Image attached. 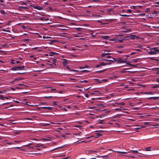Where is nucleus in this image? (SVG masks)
<instances>
[{
  "label": "nucleus",
  "mask_w": 159,
  "mask_h": 159,
  "mask_svg": "<svg viewBox=\"0 0 159 159\" xmlns=\"http://www.w3.org/2000/svg\"><path fill=\"white\" fill-rule=\"evenodd\" d=\"M102 121H103V120H100L98 121V123L100 124H103V123L102 122Z\"/></svg>",
  "instance_id": "2f4dec72"
},
{
  "label": "nucleus",
  "mask_w": 159,
  "mask_h": 159,
  "mask_svg": "<svg viewBox=\"0 0 159 159\" xmlns=\"http://www.w3.org/2000/svg\"><path fill=\"white\" fill-rule=\"evenodd\" d=\"M39 19L40 20H42V21H46L47 20H48L47 19H46L44 17H42L41 18H40Z\"/></svg>",
  "instance_id": "4468645a"
},
{
  "label": "nucleus",
  "mask_w": 159,
  "mask_h": 159,
  "mask_svg": "<svg viewBox=\"0 0 159 159\" xmlns=\"http://www.w3.org/2000/svg\"><path fill=\"white\" fill-rule=\"evenodd\" d=\"M100 66H101L100 64H99L97 65L95 67L98 68L100 67Z\"/></svg>",
  "instance_id": "a18cd8bd"
},
{
  "label": "nucleus",
  "mask_w": 159,
  "mask_h": 159,
  "mask_svg": "<svg viewBox=\"0 0 159 159\" xmlns=\"http://www.w3.org/2000/svg\"><path fill=\"white\" fill-rule=\"evenodd\" d=\"M33 144L32 143H29L27 145H26V146L27 147H28L30 148V147H29V146L30 145H32V144Z\"/></svg>",
  "instance_id": "c03bdc74"
},
{
  "label": "nucleus",
  "mask_w": 159,
  "mask_h": 159,
  "mask_svg": "<svg viewBox=\"0 0 159 159\" xmlns=\"http://www.w3.org/2000/svg\"><path fill=\"white\" fill-rule=\"evenodd\" d=\"M89 151L91 153H94V152H96V151H93V150Z\"/></svg>",
  "instance_id": "6e6d98bb"
},
{
  "label": "nucleus",
  "mask_w": 159,
  "mask_h": 159,
  "mask_svg": "<svg viewBox=\"0 0 159 159\" xmlns=\"http://www.w3.org/2000/svg\"><path fill=\"white\" fill-rule=\"evenodd\" d=\"M131 30L130 29H127V31H125L124 32H131Z\"/></svg>",
  "instance_id": "a878e982"
},
{
  "label": "nucleus",
  "mask_w": 159,
  "mask_h": 159,
  "mask_svg": "<svg viewBox=\"0 0 159 159\" xmlns=\"http://www.w3.org/2000/svg\"><path fill=\"white\" fill-rule=\"evenodd\" d=\"M57 102L56 101L53 102V104L54 105H57Z\"/></svg>",
  "instance_id": "13d9d810"
},
{
  "label": "nucleus",
  "mask_w": 159,
  "mask_h": 159,
  "mask_svg": "<svg viewBox=\"0 0 159 159\" xmlns=\"http://www.w3.org/2000/svg\"><path fill=\"white\" fill-rule=\"evenodd\" d=\"M106 65H109L111 64V62H109V61H108V62H107V63H105Z\"/></svg>",
  "instance_id": "37998d69"
},
{
  "label": "nucleus",
  "mask_w": 159,
  "mask_h": 159,
  "mask_svg": "<svg viewBox=\"0 0 159 159\" xmlns=\"http://www.w3.org/2000/svg\"><path fill=\"white\" fill-rule=\"evenodd\" d=\"M34 8L39 10H40L41 9V7L39 6H34Z\"/></svg>",
  "instance_id": "9d476101"
},
{
  "label": "nucleus",
  "mask_w": 159,
  "mask_h": 159,
  "mask_svg": "<svg viewBox=\"0 0 159 159\" xmlns=\"http://www.w3.org/2000/svg\"><path fill=\"white\" fill-rule=\"evenodd\" d=\"M25 66H16L10 69V70H25Z\"/></svg>",
  "instance_id": "f257e3e1"
},
{
  "label": "nucleus",
  "mask_w": 159,
  "mask_h": 159,
  "mask_svg": "<svg viewBox=\"0 0 159 159\" xmlns=\"http://www.w3.org/2000/svg\"><path fill=\"white\" fill-rule=\"evenodd\" d=\"M143 124H144V125H145V126L146 125H149V123L148 122H145L143 123Z\"/></svg>",
  "instance_id": "f704fd0d"
},
{
  "label": "nucleus",
  "mask_w": 159,
  "mask_h": 159,
  "mask_svg": "<svg viewBox=\"0 0 159 159\" xmlns=\"http://www.w3.org/2000/svg\"><path fill=\"white\" fill-rule=\"evenodd\" d=\"M109 37V36H104L102 38L105 39H107Z\"/></svg>",
  "instance_id": "b1692460"
},
{
  "label": "nucleus",
  "mask_w": 159,
  "mask_h": 159,
  "mask_svg": "<svg viewBox=\"0 0 159 159\" xmlns=\"http://www.w3.org/2000/svg\"><path fill=\"white\" fill-rule=\"evenodd\" d=\"M124 40V39H119L118 40V41L120 42V43H122L123 42V41Z\"/></svg>",
  "instance_id": "4c0bfd02"
},
{
  "label": "nucleus",
  "mask_w": 159,
  "mask_h": 159,
  "mask_svg": "<svg viewBox=\"0 0 159 159\" xmlns=\"http://www.w3.org/2000/svg\"><path fill=\"white\" fill-rule=\"evenodd\" d=\"M14 61H15L13 59H11V63L12 64H15V62H14Z\"/></svg>",
  "instance_id": "c85d7f7f"
},
{
  "label": "nucleus",
  "mask_w": 159,
  "mask_h": 159,
  "mask_svg": "<svg viewBox=\"0 0 159 159\" xmlns=\"http://www.w3.org/2000/svg\"><path fill=\"white\" fill-rule=\"evenodd\" d=\"M150 11V9L149 8H147L146 9V10H145V11L146 12H148L149 11Z\"/></svg>",
  "instance_id": "72a5a7b5"
},
{
  "label": "nucleus",
  "mask_w": 159,
  "mask_h": 159,
  "mask_svg": "<svg viewBox=\"0 0 159 159\" xmlns=\"http://www.w3.org/2000/svg\"><path fill=\"white\" fill-rule=\"evenodd\" d=\"M57 53L54 52H51L49 53V56H53V55L57 54Z\"/></svg>",
  "instance_id": "423d86ee"
},
{
  "label": "nucleus",
  "mask_w": 159,
  "mask_h": 159,
  "mask_svg": "<svg viewBox=\"0 0 159 159\" xmlns=\"http://www.w3.org/2000/svg\"><path fill=\"white\" fill-rule=\"evenodd\" d=\"M112 59L115 62H117V60H118V58H112Z\"/></svg>",
  "instance_id": "4be33fe9"
},
{
  "label": "nucleus",
  "mask_w": 159,
  "mask_h": 159,
  "mask_svg": "<svg viewBox=\"0 0 159 159\" xmlns=\"http://www.w3.org/2000/svg\"><path fill=\"white\" fill-rule=\"evenodd\" d=\"M110 54H111L110 53H106V52H105L104 53H102V54L101 56H102V57H105V56H106V55H110Z\"/></svg>",
  "instance_id": "39448f33"
},
{
  "label": "nucleus",
  "mask_w": 159,
  "mask_h": 159,
  "mask_svg": "<svg viewBox=\"0 0 159 159\" xmlns=\"http://www.w3.org/2000/svg\"><path fill=\"white\" fill-rule=\"evenodd\" d=\"M67 63L68 62L66 60H65V61H64V62H63V64L65 66L67 65Z\"/></svg>",
  "instance_id": "5701e85b"
},
{
  "label": "nucleus",
  "mask_w": 159,
  "mask_h": 159,
  "mask_svg": "<svg viewBox=\"0 0 159 159\" xmlns=\"http://www.w3.org/2000/svg\"><path fill=\"white\" fill-rule=\"evenodd\" d=\"M67 69L68 70H69L70 71H74V72H78V70H73V69H70V68L68 67H67Z\"/></svg>",
  "instance_id": "ddd939ff"
},
{
  "label": "nucleus",
  "mask_w": 159,
  "mask_h": 159,
  "mask_svg": "<svg viewBox=\"0 0 159 159\" xmlns=\"http://www.w3.org/2000/svg\"><path fill=\"white\" fill-rule=\"evenodd\" d=\"M10 103V102H6L5 103H3L2 105H7V104H8Z\"/></svg>",
  "instance_id": "3c124183"
},
{
  "label": "nucleus",
  "mask_w": 159,
  "mask_h": 159,
  "mask_svg": "<svg viewBox=\"0 0 159 159\" xmlns=\"http://www.w3.org/2000/svg\"><path fill=\"white\" fill-rule=\"evenodd\" d=\"M131 55L130 54H129V55H126V58H128V57H130V56Z\"/></svg>",
  "instance_id": "5fc2aeb1"
},
{
  "label": "nucleus",
  "mask_w": 159,
  "mask_h": 159,
  "mask_svg": "<svg viewBox=\"0 0 159 159\" xmlns=\"http://www.w3.org/2000/svg\"><path fill=\"white\" fill-rule=\"evenodd\" d=\"M118 152L120 153H121L122 154H126L127 153V152H121V151H118Z\"/></svg>",
  "instance_id": "7c9ffc66"
},
{
  "label": "nucleus",
  "mask_w": 159,
  "mask_h": 159,
  "mask_svg": "<svg viewBox=\"0 0 159 159\" xmlns=\"http://www.w3.org/2000/svg\"><path fill=\"white\" fill-rule=\"evenodd\" d=\"M79 82L80 83H87L88 82V81L87 80H80L79 81Z\"/></svg>",
  "instance_id": "f8f14e48"
},
{
  "label": "nucleus",
  "mask_w": 159,
  "mask_h": 159,
  "mask_svg": "<svg viewBox=\"0 0 159 159\" xmlns=\"http://www.w3.org/2000/svg\"><path fill=\"white\" fill-rule=\"evenodd\" d=\"M139 16H144L145 15V13L140 14H139Z\"/></svg>",
  "instance_id": "de8ad7c7"
},
{
  "label": "nucleus",
  "mask_w": 159,
  "mask_h": 159,
  "mask_svg": "<svg viewBox=\"0 0 159 159\" xmlns=\"http://www.w3.org/2000/svg\"><path fill=\"white\" fill-rule=\"evenodd\" d=\"M152 88H159V84H155L152 87Z\"/></svg>",
  "instance_id": "0eeeda50"
},
{
  "label": "nucleus",
  "mask_w": 159,
  "mask_h": 159,
  "mask_svg": "<svg viewBox=\"0 0 159 159\" xmlns=\"http://www.w3.org/2000/svg\"><path fill=\"white\" fill-rule=\"evenodd\" d=\"M139 58H137V59H134V62H138V60H139Z\"/></svg>",
  "instance_id": "e433bc0d"
},
{
  "label": "nucleus",
  "mask_w": 159,
  "mask_h": 159,
  "mask_svg": "<svg viewBox=\"0 0 159 159\" xmlns=\"http://www.w3.org/2000/svg\"><path fill=\"white\" fill-rule=\"evenodd\" d=\"M120 15L121 16H129V15H126V14H123V15H121V14H120Z\"/></svg>",
  "instance_id": "bb28decb"
},
{
  "label": "nucleus",
  "mask_w": 159,
  "mask_h": 159,
  "mask_svg": "<svg viewBox=\"0 0 159 159\" xmlns=\"http://www.w3.org/2000/svg\"><path fill=\"white\" fill-rule=\"evenodd\" d=\"M138 47L140 48H142L143 46L142 45H140L138 46Z\"/></svg>",
  "instance_id": "603ef678"
},
{
  "label": "nucleus",
  "mask_w": 159,
  "mask_h": 159,
  "mask_svg": "<svg viewBox=\"0 0 159 159\" xmlns=\"http://www.w3.org/2000/svg\"><path fill=\"white\" fill-rule=\"evenodd\" d=\"M132 10L129 9H128L127 10V12L128 13H130L131 12Z\"/></svg>",
  "instance_id": "c9c22d12"
},
{
  "label": "nucleus",
  "mask_w": 159,
  "mask_h": 159,
  "mask_svg": "<svg viewBox=\"0 0 159 159\" xmlns=\"http://www.w3.org/2000/svg\"><path fill=\"white\" fill-rule=\"evenodd\" d=\"M53 107H47L46 109H48L49 110H52Z\"/></svg>",
  "instance_id": "393cba45"
},
{
  "label": "nucleus",
  "mask_w": 159,
  "mask_h": 159,
  "mask_svg": "<svg viewBox=\"0 0 159 159\" xmlns=\"http://www.w3.org/2000/svg\"><path fill=\"white\" fill-rule=\"evenodd\" d=\"M11 23V21L10 20H9L8 21V23L7 24L8 25H10V23Z\"/></svg>",
  "instance_id": "8fccbe9b"
},
{
  "label": "nucleus",
  "mask_w": 159,
  "mask_h": 159,
  "mask_svg": "<svg viewBox=\"0 0 159 159\" xmlns=\"http://www.w3.org/2000/svg\"><path fill=\"white\" fill-rule=\"evenodd\" d=\"M126 63L127 64L129 65L130 66V64H130V63L129 61L127 62V61H126Z\"/></svg>",
  "instance_id": "680f3d73"
},
{
  "label": "nucleus",
  "mask_w": 159,
  "mask_h": 159,
  "mask_svg": "<svg viewBox=\"0 0 159 159\" xmlns=\"http://www.w3.org/2000/svg\"><path fill=\"white\" fill-rule=\"evenodd\" d=\"M126 37L128 38V39H135V38H137V39H139V36H136L133 35L127 36Z\"/></svg>",
  "instance_id": "20e7f679"
},
{
  "label": "nucleus",
  "mask_w": 159,
  "mask_h": 159,
  "mask_svg": "<svg viewBox=\"0 0 159 159\" xmlns=\"http://www.w3.org/2000/svg\"><path fill=\"white\" fill-rule=\"evenodd\" d=\"M145 94H150L153 95L154 93L152 92H146L144 93Z\"/></svg>",
  "instance_id": "2eb2a0df"
},
{
  "label": "nucleus",
  "mask_w": 159,
  "mask_h": 159,
  "mask_svg": "<svg viewBox=\"0 0 159 159\" xmlns=\"http://www.w3.org/2000/svg\"><path fill=\"white\" fill-rule=\"evenodd\" d=\"M108 61H109V62H111V63L112 62L113 63L114 62V61L113 60H108Z\"/></svg>",
  "instance_id": "79ce46f5"
},
{
  "label": "nucleus",
  "mask_w": 159,
  "mask_h": 159,
  "mask_svg": "<svg viewBox=\"0 0 159 159\" xmlns=\"http://www.w3.org/2000/svg\"><path fill=\"white\" fill-rule=\"evenodd\" d=\"M157 53H159V50L156 48H152V50L148 52V53L150 55L155 54Z\"/></svg>",
  "instance_id": "f03ea898"
},
{
  "label": "nucleus",
  "mask_w": 159,
  "mask_h": 159,
  "mask_svg": "<svg viewBox=\"0 0 159 159\" xmlns=\"http://www.w3.org/2000/svg\"><path fill=\"white\" fill-rule=\"evenodd\" d=\"M95 16L97 17H101V16L100 15H96Z\"/></svg>",
  "instance_id": "052dcab7"
},
{
  "label": "nucleus",
  "mask_w": 159,
  "mask_h": 159,
  "mask_svg": "<svg viewBox=\"0 0 159 159\" xmlns=\"http://www.w3.org/2000/svg\"><path fill=\"white\" fill-rule=\"evenodd\" d=\"M101 81H103L105 82H107L108 81H107V79H102Z\"/></svg>",
  "instance_id": "58836bf2"
},
{
  "label": "nucleus",
  "mask_w": 159,
  "mask_h": 159,
  "mask_svg": "<svg viewBox=\"0 0 159 159\" xmlns=\"http://www.w3.org/2000/svg\"><path fill=\"white\" fill-rule=\"evenodd\" d=\"M141 126L140 128H144L145 127V126L144 125V124H143L142 125H141L140 126Z\"/></svg>",
  "instance_id": "a19ab883"
},
{
  "label": "nucleus",
  "mask_w": 159,
  "mask_h": 159,
  "mask_svg": "<svg viewBox=\"0 0 159 159\" xmlns=\"http://www.w3.org/2000/svg\"><path fill=\"white\" fill-rule=\"evenodd\" d=\"M113 11V9L111 8H109L107 9V11L109 12H111V11Z\"/></svg>",
  "instance_id": "412c9836"
},
{
  "label": "nucleus",
  "mask_w": 159,
  "mask_h": 159,
  "mask_svg": "<svg viewBox=\"0 0 159 159\" xmlns=\"http://www.w3.org/2000/svg\"><path fill=\"white\" fill-rule=\"evenodd\" d=\"M85 97H86L87 98H88V97H89L88 94L87 93L86 94H85Z\"/></svg>",
  "instance_id": "338daca9"
},
{
  "label": "nucleus",
  "mask_w": 159,
  "mask_h": 159,
  "mask_svg": "<svg viewBox=\"0 0 159 159\" xmlns=\"http://www.w3.org/2000/svg\"><path fill=\"white\" fill-rule=\"evenodd\" d=\"M152 148L151 147H149L146 148H145V150L146 151H151V150Z\"/></svg>",
  "instance_id": "9b49d317"
},
{
  "label": "nucleus",
  "mask_w": 159,
  "mask_h": 159,
  "mask_svg": "<svg viewBox=\"0 0 159 159\" xmlns=\"http://www.w3.org/2000/svg\"><path fill=\"white\" fill-rule=\"evenodd\" d=\"M127 58H124V57H121L118 58L117 63H126Z\"/></svg>",
  "instance_id": "7ed1b4c3"
},
{
  "label": "nucleus",
  "mask_w": 159,
  "mask_h": 159,
  "mask_svg": "<svg viewBox=\"0 0 159 159\" xmlns=\"http://www.w3.org/2000/svg\"><path fill=\"white\" fill-rule=\"evenodd\" d=\"M82 72H89V70H82Z\"/></svg>",
  "instance_id": "49530a36"
},
{
  "label": "nucleus",
  "mask_w": 159,
  "mask_h": 159,
  "mask_svg": "<svg viewBox=\"0 0 159 159\" xmlns=\"http://www.w3.org/2000/svg\"><path fill=\"white\" fill-rule=\"evenodd\" d=\"M62 148V146L61 147H58V148H55V149H53L52 150V151H54V150H56L57 149H58V148Z\"/></svg>",
  "instance_id": "473e14b6"
},
{
  "label": "nucleus",
  "mask_w": 159,
  "mask_h": 159,
  "mask_svg": "<svg viewBox=\"0 0 159 159\" xmlns=\"http://www.w3.org/2000/svg\"><path fill=\"white\" fill-rule=\"evenodd\" d=\"M10 88L13 91H15L16 90V89L15 88Z\"/></svg>",
  "instance_id": "0e129e2a"
},
{
  "label": "nucleus",
  "mask_w": 159,
  "mask_h": 159,
  "mask_svg": "<svg viewBox=\"0 0 159 159\" xmlns=\"http://www.w3.org/2000/svg\"><path fill=\"white\" fill-rule=\"evenodd\" d=\"M134 51H141V50L140 49H134Z\"/></svg>",
  "instance_id": "09e8293b"
},
{
  "label": "nucleus",
  "mask_w": 159,
  "mask_h": 159,
  "mask_svg": "<svg viewBox=\"0 0 159 159\" xmlns=\"http://www.w3.org/2000/svg\"><path fill=\"white\" fill-rule=\"evenodd\" d=\"M20 8L22 9H27V7H24V6H20Z\"/></svg>",
  "instance_id": "c756f323"
},
{
  "label": "nucleus",
  "mask_w": 159,
  "mask_h": 159,
  "mask_svg": "<svg viewBox=\"0 0 159 159\" xmlns=\"http://www.w3.org/2000/svg\"><path fill=\"white\" fill-rule=\"evenodd\" d=\"M0 98L2 100H5V97L2 95H0Z\"/></svg>",
  "instance_id": "6ab92c4d"
},
{
  "label": "nucleus",
  "mask_w": 159,
  "mask_h": 159,
  "mask_svg": "<svg viewBox=\"0 0 159 159\" xmlns=\"http://www.w3.org/2000/svg\"><path fill=\"white\" fill-rule=\"evenodd\" d=\"M14 80L15 81H17L19 80V79H17V78H15L14 79Z\"/></svg>",
  "instance_id": "bf43d9fd"
},
{
  "label": "nucleus",
  "mask_w": 159,
  "mask_h": 159,
  "mask_svg": "<svg viewBox=\"0 0 159 159\" xmlns=\"http://www.w3.org/2000/svg\"><path fill=\"white\" fill-rule=\"evenodd\" d=\"M130 66H133L134 67H137V66H135V65H133V64H130Z\"/></svg>",
  "instance_id": "4d7b16f0"
},
{
  "label": "nucleus",
  "mask_w": 159,
  "mask_h": 159,
  "mask_svg": "<svg viewBox=\"0 0 159 159\" xmlns=\"http://www.w3.org/2000/svg\"><path fill=\"white\" fill-rule=\"evenodd\" d=\"M120 104L122 106H123L125 105V103L123 102H121L120 103Z\"/></svg>",
  "instance_id": "69168bd1"
},
{
  "label": "nucleus",
  "mask_w": 159,
  "mask_h": 159,
  "mask_svg": "<svg viewBox=\"0 0 159 159\" xmlns=\"http://www.w3.org/2000/svg\"><path fill=\"white\" fill-rule=\"evenodd\" d=\"M106 70H99V71H95V73H96V74H99V73H102L104 71H105Z\"/></svg>",
  "instance_id": "1a4fd4ad"
},
{
  "label": "nucleus",
  "mask_w": 159,
  "mask_h": 159,
  "mask_svg": "<svg viewBox=\"0 0 159 159\" xmlns=\"http://www.w3.org/2000/svg\"><path fill=\"white\" fill-rule=\"evenodd\" d=\"M131 152H132L133 153L135 154L136 153H138V152L137 150H131L130 151Z\"/></svg>",
  "instance_id": "a211bd4d"
},
{
  "label": "nucleus",
  "mask_w": 159,
  "mask_h": 159,
  "mask_svg": "<svg viewBox=\"0 0 159 159\" xmlns=\"http://www.w3.org/2000/svg\"><path fill=\"white\" fill-rule=\"evenodd\" d=\"M99 64L101 66L106 65L105 63L103 62H101Z\"/></svg>",
  "instance_id": "f3484780"
},
{
  "label": "nucleus",
  "mask_w": 159,
  "mask_h": 159,
  "mask_svg": "<svg viewBox=\"0 0 159 159\" xmlns=\"http://www.w3.org/2000/svg\"><path fill=\"white\" fill-rule=\"evenodd\" d=\"M156 81L159 83V78H157L156 79Z\"/></svg>",
  "instance_id": "774afa93"
},
{
  "label": "nucleus",
  "mask_w": 159,
  "mask_h": 159,
  "mask_svg": "<svg viewBox=\"0 0 159 159\" xmlns=\"http://www.w3.org/2000/svg\"><path fill=\"white\" fill-rule=\"evenodd\" d=\"M49 38H50L49 37H46L45 36H43V39Z\"/></svg>",
  "instance_id": "e2e57ef3"
},
{
  "label": "nucleus",
  "mask_w": 159,
  "mask_h": 159,
  "mask_svg": "<svg viewBox=\"0 0 159 159\" xmlns=\"http://www.w3.org/2000/svg\"><path fill=\"white\" fill-rule=\"evenodd\" d=\"M56 61H57V60L56 59H54L52 61L53 64H54L55 65H56L55 63H56Z\"/></svg>",
  "instance_id": "cd10ccee"
},
{
  "label": "nucleus",
  "mask_w": 159,
  "mask_h": 159,
  "mask_svg": "<svg viewBox=\"0 0 159 159\" xmlns=\"http://www.w3.org/2000/svg\"><path fill=\"white\" fill-rule=\"evenodd\" d=\"M159 98V97H151L148 98V99H153L154 100H156L157 99Z\"/></svg>",
  "instance_id": "6e6552de"
},
{
  "label": "nucleus",
  "mask_w": 159,
  "mask_h": 159,
  "mask_svg": "<svg viewBox=\"0 0 159 159\" xmlns=\"http://www.w3.org/2000/svg\"><path fill=\"white\" fill-rule=\"evenodd\" d=\"M95 135H96L97 136V137H95L96 138L102 135L99 133H95Z\"/></svg>",
  "instance_id": "dca6fc26"
},
{
  "label": "nucleus",
  "mask_w": 159,
  "mask_h": 159,
  "mask_svg": "<svg viewBox=\"0 0 159 159\" xmlns=\"http://www.w3.org/2000/svg\"><path fill=\"white\" fill-rule=\"evenodd\" d=\"M30 40L27 39H24L23 41H29Z\"/></svg>",
  "instance_id": "ea45409f"
},
{
  "label": "nucleus",
  "mask_w": 159,
  "mask_h": 159,
  "mask_svg": "<svg viewBox=\"0 0 159 159\" xmlns=\"http://www.w3.org/2000/svg\"><path fill=\"white\" fill-rule=\"evenodd\" d=\"M159 27V26H152V28L155 29H157Z\"/></svg>",
  "instance_id": "864d4df0"
},
{
  "label": "nucleus",
  "mask_w": 159,
  "mask_h": 159,
  "mask_svg": "<svg viewBox=\"0 0 159 159\" xmlns=\"http://www.w3.org/2000/svg\"><path fill=\"white\" fill-rule=\"evenodd\" d=\"M0 13L2 14H5L6 13V12L4 10H1L0 11Z\"/></svg>",
  "instance_id": "aec40b11"
}]
</instances>
